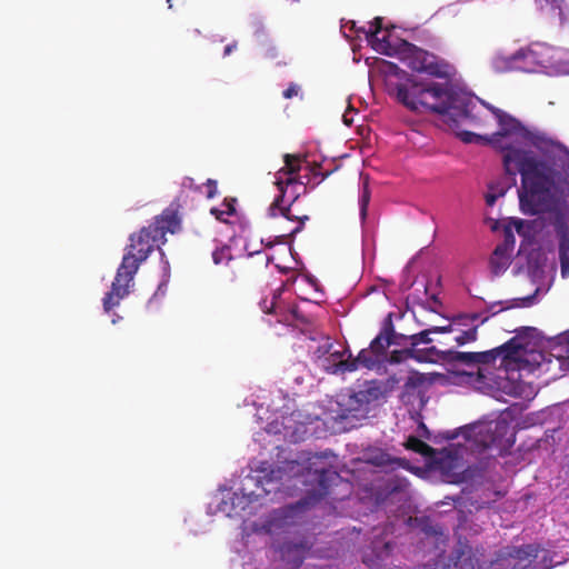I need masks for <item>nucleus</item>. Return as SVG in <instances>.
<instances>
[{"label":"nucleus","mask_w":569,"mask_h":569,"mask_svg":"<svg viewBox=\"0 0 569 569\" xmlns=\"http://www.w3.org/2000/svg\"><path fill=\"white\" fill-rule=\"evenodd\" d=\"M234 47H236L234 44H229V46H227V47L224 48V56L230 54Z\"/></svg>","instance_id":"nucleus-34"},{"label":"nucleus","mask_w":569,"mask_h":569,"mask_svg":"<svg viewBox=\"0 0 569 569\" xmlns=\"http://www.w3.org/2000/svg\"><path fill=\"white\" fill-rule=\"evenodd\" d=\"M538 557V548L531 545H528L521 549L515 550V553L511 555V559L513 560L512 569H528L532 562V558ZM511 566V562H509Z\"/></svg>","instance_id":"nucleus-16"},{"label":"nucleus","mask_w":569,"mask_h":569,"mask_svg":"<svg viewBox=\"0 0 569 569\" xmlns=\"http://www.w3.org/2000/svg\"><path fill=\"white\" fill-rule=\"evenodd\" d=\"M365 39L378 53L399 56L415 73L408 74L395 63L378 60L376 69L383 76L388 91L412 111L438 113L457 127V108L472 111L481 106L477 97L453 84L456 69L443 59L402 40L391 29L383 27L381 19L369 22L361 29Z\"/></svg>","instance_id":"nucleus-2"},{"label":"nucleus","mask_w":569,"mask_h":569,"mask_svg":"<svg viewBox=\"0 0 569 569\" xmlns=\"http://www.w3.org/2000/svg\"><path fill=\"white\" fill-rule=\"evenodd\" d=\"M352 113H353V110L352 109H349L347 110L343 116H342V120L345 122V124L347 126H351L352 122H353V117H352Z\"/></svg>","instance_id":"nucleus-29"},{"label":"nucleus","mask_w":569,"mask_h":569,"mask_svg":"<svg viewBox=\"0 0 569 569\" xmlns=\"http://www.w3.org/2000/svg\"><path fill=\"white\" fill-rule=\"evenodd\" d=\"M346 352L345 346L339 343L330 351V355L326 356L319 366L332 373L352 372L360 367L373 369L375 360L367 358L368 351H360L359 356L355 359H351V355L345 358Z\"/></svg>","instance_id":"nucleus-10"},{"label":"nucleus","mask_w":569,"mask_h":569,"mask_svg":"<svg viewBox=\"0 0 569 569\" xmlns=\"http://www.w3.org/2000/svg\"><path fill=\"white\" fill-rule=\"evenodd\" d=\"M530 270L532 272V277L536 279V278H539V274H538V271L537 270H533L531 267H530Z\"/></svg>","instance_id":"nucleus-37"},{"label":"nucleus","mask_w":569,"mask_h":569,"mask_svg":"<svg viewBox=\"0 0 569 569\" xmlns=\"http://www.w3.org/2000/svg\"><path fill=\"white\" fill-rule=\"evenodd\" d=\"M550 74L569 73V50L549 47Z\"/></svg>","instance_id":"nucleus-15"},{"label":"nucleus","mask_w":569,"mask_h":569,"mask_svg":"<svg viewBox=\"0 0 569 569\" xmlns=\"http://www.w3.org/2000/svg\"><path fill=\"white\" fill-rule=\"evenodd\" d=\"M481 106L472 111L457 108V127L442 122L463 143L490 146L501 154L508 182H490L485 199L493 206L503 197L516 176H521L518 190L520 208L528 214H542L559 238L561 276L569 274V153L545 134L523 126L506 111L477 98Z\"/></svg>","instance_id":"nucleus-1"},{"label":"nucleus","mask_w":569,"mask_h":569,"mask_svg":"<svg viewBox=\"0 0 569 569\" xmlns=\"http://www.w3.org/2000/svg\"><path fill=\"white\" fill-rule=\"evenodd\" d=\"M471 321V323L476 322L479 320V316L478 315H472L471 317H467V318H461L455 322H450L446 326H433L425 331H421L420 333L412 337V340H413V345H418V343H428L430 342V339L428 338L429 333H445V332H452V331H456L458 329V327L460 326H465V323L462 321ZM477 328H478V325H472L471 328L465 330V331H461V333L457 335L455 337V340L459 343V345H465V343H468V342H472L477 339Z\"/></svg>","instance_id":"nucleus-11"},{"label":"nucleus","mask_w":569,"mask_h":569,"mask_svg":"<svg viewBox=\"0 0 569 569\" xmlns=\"http://www.w3.org/2000/svg\"><path fill=\"white\" fill-rule=\"evenodd\" d=\"M296 381H297L298 383H301L302 379H301L300 377H298V378H296Z\"/></svg>","instance_id":"nucleus-40"},{"label":"nucleus","mask_w":569,"mask_h":569,"mask_svg":"<svg viewBox=\"0 0 569 569\" xmlns=\"http://www.w3.org/2000/svg\"><path fill=\"white\" fill-rule=\"evenodd\" d=\"M490 64L496 72L520 70L519 50L515 52H507L501 49L497 50L490 59Z\"/></svg>","instance_id":"nucleus-14"},{"label":"nucleus","mask_w":569,"mask_h":569,"mask_svg":"<svg viewBox=\"0 0 569 569\" xmlns=\"http://www.w3.org/2000/svg\"><path fill=\"white\" fill-rule=\"evenodd\" d=\"M466 367L458 371L461 382L497 399L503 396L531 399L536 389L523 378L550 373L557 378L569 370V332L561 335L551 352L542 351V336L533 327H522L499 348L485 352H450Z\"/></svg>","instance_id":"nucleus-3"},{"label":"nucleus","mask_w":569,"mask_h":569,"mask_svg":"<svg viewBox=\"0 0 569 569\" xmlns=\"http://www.w3.org/2000/svg\"><path fill=\"white\" fill-rule=\"evenodd\" d=\"M117 319H120V316H117V318H113L112 319V322L116 323L117 322Z\"/></svg>","instance_id":"nucleus-39"},{"label":"nucleus","mask_w":569,"mask_h":569,"mask_svg":"<svg viewBox=\"0 0 569 569\" xmlns=\"http://www.w3.org/2000/svg\"><path fill=\"white\" fill-rule=\"evenodd\" d=\"M418 359L421 360V361H433V359L431 357H428V356L418 357Z\"/></svg>","instance_id":"nucleus-36"},{"label":"nucleus","mask_w":569,"mask_h":569,"mask_svg":"<svg viewBox=\"0 0 569 569\" xmlns=\"http://www.w3.org/2000/svg\"><path fill=\"white\" fill-rule=\"evenodd\" d=\"M427 432H428V431H427L426 426L421 423V425L419 426V428H418V433H419V436L423 437V436H426V433H427Z\"/></svg>","instance_id":"nucleus-33"},{"label":"nucleus","mask_w":569,"mask_h":569,"mask_svg":"<svg viewBox=\"0 0 569 569\" xmlns=\"http://www.w3.org/2000/svg\"><path fill=\"white\" fill-rule=\"evenodd\" d=\"M390 345V337L387 333H380L376 339L371 342L369 349H363L362 351H368L367 358L375 360V366L380 365L383 352Z\"/></svg>","instance_id":"nucleus-18"},{"label":"nucleus","mask_w":569,"mask_h":569,"mask_svg":"<svg viewBox=\"0 0 569 569\" xmlns=\"http://www.w3.org/2000/svg\"><path fill=\"white\" fill-rule=\"evenodd\" d=\"M369 201H370L369 182H368V178L365 177L363 181H362L361 194L359 198L360 216H361L362 220L366 218Z\"/></svg>","instance_id":"nucleus-23"},{"label":"nucleus","mask_w":569,"mask_h":569,"mask_svg":"<svg viewBox=\"0 0 569 569\" xmlns=\"http://www.w3.org/2000/svg\"><path fill=\"white\" fill-rule=\"evenodd\" d=\"M301 465L298 461H288L277 469L261 466L250 470L243 477L231 480L229 487L220 488L216 497V511L227 517H241L244 512H252L261 506V500L270 495H278L286 481L295 478V487L305 483L300 479Z\"/></svg>","instance_id":"nucleus-4"},{"label":"nucleus","mask_w":569,"mask_h":569,"mask_svg":"<svg viewBox=\"0 0 569 569\" xmlns=\"http://www.w3.org/2000/svg\"><path fill=\"white\" fill-rule=\"evenodd\" d=\"M302 160L298 156L284 154V166L274 174V184L280 191V196L270 207V214L277 212L286 214L288 207L292 204L300 192L305 190V182L299 176Z\"/></svg>","instance_id":"nucleus-8"},{"label":"nucleus","mask_w":569,"mask_h":569,"mask_svg":"<svg viewBox=\"0 0 569 569\" xmlns=\"http://www.w3.org/2000/svg\"><path fill=\"white\" fill-rule=\"evenodd\" d=\"M234 199L224 200L220 208H211V213L220 221H227V217L234 213Z\"/></svg>","instance_id":"nucleus-20"},{"label":"nucleus","mask_w":569,"mask_h":569,"mask_svg":"<svg viewBox=\"0 0 569 569\" xmlns=\"http://www.w3.org/2000/svg\"><path fill=\"white\" fill-rule=\"evenodd\" d=\"M549 46L535 43L519 49L520 70L525 72H545L550 74Z\"/></svg>","instance_id":"nucleus-12"},{"label":"nucleus","mask_w":569,"mask_h":569,"mask_svg":"<svg viewBox=\"0 0 569 569\" xmlns=\"http://www.w3.org/2000/svg\"><path fill=\"white\" fill-rule=\"evenodd\" d=\"M308 475L311 476L315 480H317L322 486V482H323V472H322V470L316 469L313 473H311L310 470H309Z\"/></svg>","instance_id":"nucleus-31"},{"label":"nucleus","mask_w":569,"mask_h":569,"mask_svg":"<svg viewBox=\"0 0 569 569\" xmlns=\"http://www.w3.org/2000/svg\"><path fill=\"white\" fill-rule=\"evenodd\" d=\"M162 271H163V280H162V282H161V283H160V286H159V290H160V289H161V287H163V286L167 283V281H168V277H169V274H168V272H169V263H168V261H164V262H163Z\"/></svg>","instance_id":"nucleus-30"},{"label":"nucleus","mask_w":569,"mask_h":569,"mask_svg":"<svg viewBox=\"0 0 569 569\" xmlns=\"http://www.w3.org/2000/svg\"><path fill=\"white\" fill-rule=\"evenodd\" d=\"M373 399V392L370 389L359 390L357 392L345 396L339 402L345 407L341 419L363 418L369 412L370 402Z\"/></svg>","instance_id":"nucleus-13"},{"label":"nucleus","mask_w":569,"mask_h":569,"mask_svg":"<svg viewBox=\"0 0 569 569\" xmlns=\"http://www.w3.org/2000/svg\"><path fill=\"white\" fill-rule=\"evenodd\" d=\"M179 228L180 224L176 218L162 216L154 223L142 228L138 233L130 237L128 251L122 258V262L112 282L111 291L103 298L106 311L117 307L129 295V288L139 264L148 258L156 244L164 242L166 232L174 233Z\"/></svg>","instance_id":"nucleus-6"},{"label":"nucleus","mask_w":569,"mask_h":569,"mask_svg":"<svg viewBox=\"0 0 569 569\" xmlns=\"http://www.w3.org/2000/svg\"><path fill=\"white\" fill-rule=\"evenodd\" d=\"M457 441L445 448L437 458L439 469L450 478H459L466 470L465 452L481 449L508 450L515 442V431L505 418L481 421L462 429Z\"/></svg>","instance_id":"nucleus-5"},{"label":"nucleus","mask_w":569,"mask_h":569,"mask_svg":"<svg viewBox=\"0 0 569 569\" xmlns=\"http://www.w3.org/2000/svg\"><path fill=\"white\" fill-rule=\"evenodd\" d=\"M292 408L293 401L279 391L267 406V410L279 416L267 425L266 432L274 436L282 433L284 439L292 442L302 440L308 432L307 425L311 423L313 418L305 416L301 411H292L288 416Z\"/></svg>","instance_id":"nucleus-7"},{"label":"nucleus","mask_w":569,"mask_h":569,"mask_svg":"<svg viewBox=\"0 0 569 569\" xmlns=\"http://www.w3.org/2000/svg\"><path fill=\"white\" fill-rule=\"evenodd\" d=\"M553 272H555L553 263H550L549 266H543V268L541 269V273H543V274L546 273L548 279L552 278Z\"/></svg>","instance_id":"nucleus-32"},{"label":"nucleus","mask_w":569,"mask_h":569,"mask_svg":"<svg viewBox=\"0 0 569 569\" xmlns=\"http://www.w3.org/2000/svg\"><path fill=\"white\" fill-rule=\"evenodd\" d=\"M537 228L538 223L536 221L530 222L520 219L510 220L507 228L505 242L497 246V248L495 249L493 253L490 257V270L495 276L503 273L510 264L513 244V239L510 232L515 230L525 240L531 241L536 238Z\"/></svg>","instance_id":"nucleus-9"},{"label":"nucleus","mask_w":569,"mask_h":569,"mask_svg":"<svg viewBox=\"0 0 569 569\" xmlns=\"http://www.w3.org/2000/svg\"><path fill=\"white\" fill-rule=\"evenodd\" d=\"M207 187V198L211 199L217 193V181L209 179L206 183Z\"/></svg>","instance_id":"nucleus-26"},{"label":"nucleus","mask_w":569,"mask_h":569,"mask_svg":"<svg viewBox=\"0 0 569 569\" xmlns=\"http://www.w3.org/2000/svg\"><path fill=\"white\" fill-rule=\"evenodd\" d=\"M363 28H366L363 26ZM362 27H357L355 21H347L341 26V31L346 38H352V33H356V37L360 38L363 36L361 31Z\"/></svg>","instance_id":"nucleus-24"},{"label":"nucleus","mask_w":569,"mask_h":569,"mask_svg":"<svg viewBox=\"0 0 569 569\" xmlns=\"http://www.w3.org/2000/svg\"><path fill=\"white\" fill-rule=\"evenodd\" d=\"M117 319H120V316H117V318H113L112 319V322L116 323L117 322Z\"/></svg>","instance_id":"nucleus-38"},{"label":"nucleus","mask_w":569,"mask_h":569,"mask_svg":"<svg viewBox=\"0 0 569 569\" xmlns=\"http://www.w3.org/2000/svg\"><path fill=\"white\" fill-rule=\"evenodd\" d=\"M276 307H277V296L273 295L270 303L268 305V300H264L263 301V310L264 312H272L276 310Z\"/></svg>","instance_id":"nucleus-28"},{"label":"nucleus","mask_w":569,"mask_h":569,"mask_svg":"<svg viewBox=\"0 0 569 569\" xmlns=\"http://www.w3.org/2000/svg\"><path fill=\"white\" fill-rule=\"evenodd\" d=\"M406 447L422 456H430L432 452V449L427 443L412 436L407 439Z\"/></svg>","instance_id":"nucleus-22"},{"label":"nucleus","mask_w":569,"mask_h":569,"mask_svg":"<svg viewBox=\"0 0 569 569\" xmlns=\"http://www.w3.org/2000/svg\"><path fill=\"white\" fill-rule=\"evenodd\" d=\"M541 7H543V4L546 6H551V8H555V9H561V4L563 2V0H536Z\"/></svg>","instance_id":"nucleus-27"},{"label":"nucleus","mask_w":569,"mask_h":569,"mask_svg":"<svg viewBox=\"0 0 569 569\" xmlns=\"http://www.w3.org/2000/svg\"><path fill=\"white\" fill-rule=\"evenodd\" d=\"M339 343L340 342L332 341L329 337H323L316 347L311 346L310 349L317 362L320 363Z\"/></svg>","instance_id":"nucleus-19"},{"label":"nucleus","mask_w":569,"mask_h":569,"mask_svg":"<svg viewBox=\"0 0 569 569\" xmlns=\"http://www.w3.org/2000/svg\"><path fill=\"white\" fill-rule=\"evenodd\" d=\"M300 92V87L296 83H291L284 91L283 97L286 99H291L292 97H297Z\"/></svg>","instance_id":"nucleus-25"},{"label":"nucleus","mask_w":569,"mask_h":569,"mask_svg":"<svg viewBox=\"0 0 569 569\" xmlns=\"http://www.w3.org/2000/svg\"><path fill=\"white\" fill-rule=\"evenodd\" d=\"M521 300L523 302H526L525 306H528V305H530L532 302V297H526V298H522Z\"/></svg>","instance_id":"nucleus-35"},{"label":"nucleus","mask_w":569,"mask_h":569,"mask_svg":"<svg viewBox=\"0 0 569 569\" xmlns=\"http://www.w3.org/2000/svg\"><path fill=\"white\" fill-rule=\"evenodd\" d=\"M212 260L216 266H228L232 260L230 248L228 246L217 248L212 252Z\"/></svg>","instance_id":"nucleus-21"},{"label":"nucleus","mask_w":569,"mask_h":569,"mask_svg":"<svg viewBox=\"0 0 569 569\" xmlns=\"http://www.w3.org/2000/svg\"><path fill=\"white\" fill-rule=\"evenodd\" d=\"M160 291H161V295H164V291H162V288L160 289ZM158 292H159V289H158L157 293H158Z\"/></svg>","instance_id":"nucleus-41"},{"label":"nucleus","mask_w":569,"mask_h":569,"mask_svg":"<svg viewBox=\"0 0 569 569\" xmlns=\"http://www.w3.org/2000/svg\"><path fill=\"white\" fill-rule=\"evenodd\" d=\"M305 555V547L296 545L293 547L286 546L280 550V556L284 561L282 569H293L300 566Z\"/></svg>","instance_id":"nucleus-17"}]
</instances>
